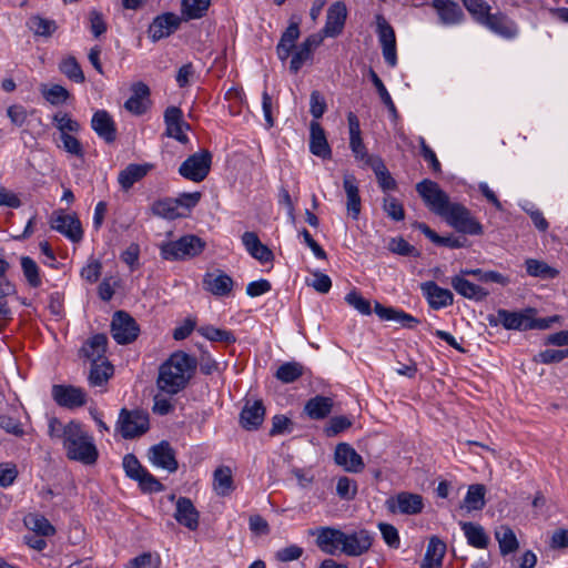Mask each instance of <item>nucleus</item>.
Listing matches in <instances>:
<instances>
[{"label":"nucleus","mask_w":568,"mask_h":568,"mask_svg":"<svg viewBox=\"0 0 568 568\" xmlns=\"http://www.w3.org/2000/svg\"><path fill=\"white\" fill-rule=\"evenodd\" d=\"M164 122L166 125V135L178 140L181 143L189 141L184 130H189L190 125L183 120V114L180 108L169 106L164 112Z\"/></svg>","instance_id":"nucleus-17"},{"label":"nucleus","mask_w":568,"mask_h":568,"mask_svg":"<svg viewBox=\"0 0 568 568\" xmlns=\"http://www.w3.org/2000/svg\"><path fill=\"white\" fill-rule=\"evenodd\" d=\"M234 282L227 274L217 271L206 273L203 277L204 288L216 296H226L233 290Z\"/></svg>","instance_id":"nucleus-25"},{"label":"nucleus","mask_w":568,"mask_h":568,"mask_svg":"<svg viewBox=\"0 0 568 568\" xmlns=\"http://www.w3.org/2000/svg\"><path fill=\"white\" fill-rule=\"evenodd\" d=\"M526 272L529 276L540 277L542 280L555 278L558 275V271L549 266L546 262L527 258L525 261Z\"/></svg>","instance_id":"nucleus-43"},{"label":"nucleus","mask_w":568,"mask_h":568,"mask_svg":"<svg viewBox=\"0 0 568 568\" xmlns=\"http://www.w3.org/2000/svg\"><path fill=\"white\" fill-rule=\"evenodd\" d=\"M334 459L337 465L349 473H359L365 467L362 456L347 443H339L336 446Z\"/></svg>","instance_id":"nucleus-18"},{"label":"nucleus","mask_w":568,"mask_h":568,"mask_svg":"<svg viewBox=\"0 0 568 568\" xmlns=\"http://www.w3.org/2000/svg\"><path fill=\"white\" fill-rule=\"evenodd\" d=\"M234 489L232 471L229 467H219L214 471V490L220 496H227Z\"/></svg>","instance_id":"nucleus-44"},{"label":"nucleus","mask_w":568,"mask_h":568,"mask_svg":"<svg viewBox=\"0 0 568 568\" xmlns=\"http://www.w3.org/2000/svg\"><path fill=\"white\" fill-rule=\"evenodd\" d=\"M62 142V149L70 155L79 159L84 158V149L82 143L72 134H64L60 136Z\"/></svg>","instance_id":"nucleus-59"},{"label":"nucleus","mask_w":568,"mask_h":568,"mask_svg":"<svg viewBox=\"0 0 568 568\" xmlns=\"http://www.w3.org/2000/svg\"><path fill=\"white\" fill-rule=\"evenodd\" d=\"M345 301L355 310H357L363 315H369L372 313L371 303L368 300L364 298L356 291H351L346 296Z\"/></svg>","instance_id":"nucleus-62"},{"label":"nucleus","mask_w":568,"mask_h":568,"mask_svg":"<svg viewBox=\"0 0 568 568\" xmlns=\"http://www.w3.org/2000/svg\"><path fill=\"white\" fill-rule=\"evenodd\" d=\"M481 26L506 39H513L518 34L516 22L501 12L489 13Z\"/></svg>","instance_id":"nucleus-21"},{"label":"nucleus","mask_w":568,"mask_h":568,"mask_svg":"<svg viewBox=\"0 0 568 568\" xmlns=\"http://www.w3.org/2000/svg\"><path fill=\"white\" fill-rule=\"evenodd\" d=\"M442 217L460 233L470 235L483 234V225L471 215L470 211L460 203L452 202Z\"/></svg>","instance_id":"nucleus-4"},{"label":"nucleus","mask_w":568,"mask_h":568,"mask_svg":"<svg viewBox=\"0 0 568 568\" xmlns=\"http://www.w3.org/2000/svg\"><path fill=\"white\" fill-rule=\"evenodd\" d=\"M450 285L463 297L476 302L484 301L489 294L487 290L475 283H471L463 275L453 276L450 280Z\"/></svg>","instance_id":"nucleus-32"},{"label":"nucleus","mask_w":568,"mask_h":568,"mask_svg":"<svg viewBox=\"0 0 568 568\" xmlns=\"http://www.w3.org/2000/svg\"><path fill=\"white\" fill-rule=\"evenodd\" d=\"M265 407L262 400L247 402L240 414V424L246 430H256L263 423Z\"/></svg>","instance_id":"nucleus-24"},{"label":"nucleus","mask_w":568,"mask_h":568,"mask_svg":"<svg viewBox=\"0 0 568 568\" xmlns=\"http://www.w3.org/2000/svg\"><path fill=\"white\" fill-rule=\"evenodd\" d=\"M333 408V399L329 397L317 395L308 399L305 404V413L312 419H324Z\"/></svg>","instance_id":"nucleus-36"},{"label":"nucleus","mask_w":568,"mask_h":568,"mask_svg":"<svg viewBox=\"0 0 568 568\" xmlns=\"http://www.w3.org/2000/svg\"><path fill=\"white\" fill-rule=\"evenodd\" d=\"M42 97L52 105L64 103L70 98V92L60 84L48 87L42 84L40 88Z\"/></svg>","instance_id":"nucleus-48"},{"label":"nucleus","mask_w":568,"mask_h":568,"mask_svg":"<svg viewBox=\"0 0 568 568\" xmlns=\"http://www.w3.org/2000/svg\"><path fill=\"white\" fill-rule=\"evenodd\" d=\"M134 480L139 481L143 491L156 493L164 489L163 485L146 469H144Z\"/></svg>","instance_id":"nucleus-61"},{"label":"nucleus","mask_w":568,"mask_h":568,"mask_svg":"<svg viewBox=\"0 0 568 568\" xmlns=\"http://www.w3.org/2000/svg\"><path fill=\"white\" fill-rule=\"evenodd\" d=\"M383 210L387 216L396 222L405 219V211L399 201L390 195L383 199Z\"/></svg>","instance_id":"nucleus-57"},{"label":"nucleus","mask_w":568,"mask_h":568,"mask_svg":"<svg viewBox=\"0 0 568 568\" xmlns=\"http://www.w3.org/2000/svg\"><path fill=\"white\" fill-rule=\"evenodd\" d=\"M432 7L436 10L440 23L445 26L460 23L464 19L462 8L452 0H433Z\"/></svg>","instance_id":"nucleus-26"},{"label":"nucleus","mask_w":568,"mask_h":568,"mask_svg":"<svg viewBox=\"0 0 568 568\" xmlns=\"http://www.w3.org/2000/svg\"><path fill=\"white\" fill-rule=\"evenodd\" d=\"M212 164V154L201 150L190 155L179 168V173L193 182H202L209 174Z\"/></svg>","instance_id":"nucleus-7"},{"label":"nucleus","mask_w":568,"mask_h":568,"mask_svg":"<svg viewBox=\"0 0 568 568\" xmlns=\"http://www.w3.org/2000/svg\"><path fill=\"white\" fill-rule=\"evenodd\" d=\"M535 314V310L528 308L524 312H510L507 310H498L497 318H489L491 325L501 324L506 329L527 331L532 326L530 324V315Z\"/></svg>","instance_id":"nucleus-11"},{"label":"nucleus","mask_w":568,"mask_h":568,"mask_svg":"<svg viewBox=\"0 0 568 568\" xmlns=\"http://www.w3.org/2000/svg\"><path fill=\"white\" fill-rule=\"evenodd\" d=\"M369 166L373 169L378 185L383 191H392L396 189V181L390 175L389 171L387 170L386 165L384 164L381 158L372 160Z\"/></svg>","instance_id":"nucleus-41"},{"label":"nucleus","mask_w":568,"mask_h":568,"mask_svg":"<svg viewBox=\"0 0 568 568\" xmlns=\"http://www.w3.org/2000/svg\"><path fill=\"white\" fill-rule=\"evenodd\" d=\"M460 525L470 546L479 549L488 546L489 537L480 525L474 523H462Z\"/></svg>","instance_id":"nucleus-37"},{"label":"nucleus","mask_w":568,"mask_h":568,"mask_svg":"<svg viewBox=\"0 0 568 568\" xmlns=\"http://www.w3.org/2000/svg\"><path fill=\"white\" fill-rule=\"evenodd\" d=\"M197 332L209 341L223 342L226 344L234 343L236 341L234 334L226 329H221L212 325L201 326Z\"/></svg>","instance_id":"nucleus-51"},{"label":"nucleus","mask_w":568,"mask_h":568,"mask_svg":"<svg viewBox=\"0 0 568 568\" xmlns=\"http://www.w3.org/2000/svg\"><path fill=\"white\" fill-rule=\"evenodd\" d=\"M113 375V366L108 359L91 363L89 383L91 386H102Z\"/></svg>","instance_id":"nucleus-38"},{"label":"nucleus","mask_w":568,"mask_h":568,"mask_svg":"<svg viewBox=\"0 0 568 568\" xmlns=\"http://www.w3.org/2000/svg\"><path fill=\"white\" fill-rule=\"evenodd\" d=\"M181 23L180 17L174 13H163L156 17L149 27V37L152 41H159L174 33Z\"/></svg>","instance_id":"nucleus-19"},{"label":"nucleus","mask_w":568,"mask_h":568,"mask_svg":"<svg viewBox=\"0 0 568 568\" xmlns=\"http://www.w3.org/2000/svg\"><path fill=\"white\" fill-rule=\"evenodd\" d=\"M311 139H310V151L312 154L322 158L331 159L332 150L327 143L325 132L321 124L316 121L311 122Z\"/></svg>","instance_id":"nucleus-33"},{"label":"nucleus","mask_w":568,"mask_h":568,"mask_svg":"<svg viewBox=\"0 0 568 568\" xmlns=\"http://www.w3.org/2000/svg\"><path fill=\"white\" fill-rule=\"evenodd\" d=\"M388 250L400 256H413L418 257L420 252L413 245H410L403 237H393L388 243Z\"/></svg>","instance_id":"nucleus-56"},{"label":"nucleus","mask_w":568,"mask_h":568,"mask_svg":"<svg viewBox=\"0 0 568 568\" xmlns=\"http://www.w3.org/2000/svg\"><path fill=\"white\" fill-rule=\"evenodd\" d=\"M386 505L388 510L392 513L417 515L423 511L424 500L418 494L402 491L394 498L388 499Z\"/></svg>","instance_id":"nucleus-12"},{"label":"nucleus","mask_w":568,"mask_h":568,"mask_svg":"<svg viewBox=\"0 0 568 568\" xmlns=\"http://www.w3.org/2000/svg\"><path fill=\"white\" fill-rule=\"evenodd\" d=\"M139 326L133 317L123 311L114 313L111 322V334L118 344L125 345L136 339Z\"/></svg>","instance_id":"nucleus-8"},{"label":"nucleus","mask_w":568,"mask_h":568,"mask_svg":"<svg viewBox=\"0 0 568 568\" xmlns=\"http://www.w3.org/2000/svg\"><path fill=\"white\" fill-rule=\"evenodd\" d=\"M161 558L158 554L143 552L129 562V568H160Z\"/></svg>","instance_id":"nucleus-58"},{"label":"nucleus","mask_w":568,"mask_h":568,"mask_svg":"<svg viewBox=\"0 0 568 568\" xmlns=\"http://www.w3.org/2000/svg\"><path fill=\"white\" fill-rule=\"evenodd\" d=\"M197 366L195 357L179 351L173 353L159 367L156 387L159 392L173 396L182 392L190 383Z\"/></svg>","instance_id":"nucleus-1"},{"label":"nucleus","mask_w":568,"mask_h":568,"mask_svg":"<svg viewBox=\"0 0 568 568\" xmlns=\"http://www.w3.org/2000/svg\"><path fill=\"white\" fill-rule=\"evenodd\" d=\"M174 518L180 525L195 530L199 527V511L194 507L191 499L180 497L176 501Z\"/></svg>","instance_id":"nucleus-28"},{"label":"nucleus","mask_w":568,"mask_h":568,"mask_svg":"<svg viewBox=\"0 0 568 568\" xmlns=\"http://www.w3.org/2000/svg\"><path fill=\"white\" fill-rule=\"evenodd\" d=\"M149 414L141 409L122 408L116 422V430L125 439L135 438L149 430Z\"/></svg>","instance_id":"nucleus-5"},{"label":"nucleus","mask_w":568,"mask_h":568,"mask_svg":"<svg viewBox=\"0 0 568 568\" xmlns=\"http://www.w3.org/2000/svg\"><path fill=\"white\" fill-rule=\"evenodd\" d=\"M54 126L59 130L60 136L64 134L78 133L81 129L80 123L72 119L70 114L65 112H57L52 116Z\"/></svg>","instance_id":"nucleus-47"},{"label":"nucleus","mask_w":568,"mask_h":568,"mask_svg":"<svg viewBox=\"0 0 568 568\" xmlns=\"http://www.w3.org/2000/svg\"><path fill=\"white\" fill-rule=\"evenodd\" d=\"M62 446L69 459L84 465L95 464L99 457L92 435L77 420H71V426L67 432V438Z\"/></svg>","instance_id":"nucleus-2"},{"label":"nucleus","mask_w":568,"mask_h":568,"mask_svg":"<svg viewBox=\"0 0 568 568\" xmlns=\"http://www.w3.org/2000/svg\"><path fill=\"white\" fill-rule=\"evenodd\" d=\"M466 508L470 510H481L485 506V486L481 484L470 485L464 498Z\"/></svg>","instance_id":"nucleus-45"},{"label":"nucleus","mask_w":568,"mask_h":568,"mask_svg":"<svg viewBox=\"0 0 568 568\" xmlns=\"http://www.w3.org/2000/svg\"><path fill=\"white\" fill-rule=\"evenodd\" d=\"M374 312L382 321H394L405 328H414L419 324V320L410 314L390 306H384L379 302H375Z\"/></svg>","instance_id":"nucleus-23"},{"label":"nucleus","mask_w":568,"mask_h":568,"mask_svg":"<svg viewBox=\"0 0 568 568\" xmlns=\"http://www.w3.org/2000/svg\"><path fill=\"white\" fill-rule=\"evenodd\" d=\"M102 264L99 260L89 258L88 263L81 268V277L90 284L95 283L101 275Z\"/></svg>","instance_id":"nucleus-60"},{"label":"nucleus","mask_w":568,"mask_h":568,"mask_svg":"<svg viewBox=\"0 0 568 568\" xmlns=\"http://www.w3.org/2000/svg\"><path fill=\"white\" fill-rule=\"evenodd\" d=\"M205 242L196 235H184L176 241L160 245L162 258L166 261L185 260L197 256L203 252Z\"/></svg>","instance_id":"nucleus-3"},{"label":"nucleus","mask_w":568,"mask_h":568,"mask_svg":"<svg viewBox=\"0 0 568 568\" xmlns=\"http://www.w3.org/2000/svg\"><path fill=\"white\" fill-rule=\"evenodd\" d=\"M149 458L154 466L161 467L169 473H174L179 468L175 453L168 442L163 440L152 446L149 450Z\"/></svg>","instance_id":"nucleus-16"},{"label":"nucleus","mask_w":568,"mask_h":568,"mask_svg":"<svg viewBox=\"0 0 568 568\" xmlns=\"http://www.w3.org/2000/svg\"><path fill=\"white\" fill-rule=\"evenodd\" d=\"M495 537L499 544L501 555H508L516 551L519 547L517 537L508 526H500L495 531Z\"/></svg>","instance_id":"nucleus-39"},{"label":"nucleus","mask_w":568,"mask_h":568,"mask_svg":"<svg viewBox=\"0 0 568 568\" xmlns=\"http://www.w3.org/2000/svg\"><path fill=\"white\" fill-rule=\"evenodd\" d=\"M305 367L298 362H286L282 364L276 373L275 377L284 384H291L303 376Z\"/></svg>","instance_id":"nucleus-42"},{"label":"nucleus","mask_w":568,"mask_h":568,"mask_svg":"<svg viewBox=\"0 0 568 568\" xmlns=\"http://www.w3.org/2000/svg\"><path fill=\"white\" fill-rule=\"evenodd\" d=\"M59 70L70 80L82 83L85 80L84 73L74 57L63 59L59 64Z\"/></svg>","instance_id":"nucleus-50"},{"label":"nucleus","mask_w":568,"mask_h":568,"mask_svg":"<svg viewBox=\"0 0 568 568\" xmlns=\"http://www.w3.org/2000/svg\"><path fill=\"white\" fill-rule=\"evenodd\" d=\"M467 11L474 17V19L483 24L485 18L490 13V6L484 0H462Z\"/></svg>","instance_id":"nucleus-54"},{"label":"nucleus","mask_w":568,"mask_h":568,"mask_svg":"<svg viewBox=\"0 0 568 568\" xmlns=\"http://www.w3.org/2000/svg\"><path fill=\"white\" fill-rule=\"evenodd\" d=\"M343 186L346 193V209L353 220H357L361 213V196L356 179L353 175H345Z\"/></svg>","instance_id":"nucleus-34"},{"label":"nucleus","mask_w":568,"mask_h":568,"mask_svg":"<svg viewBox=\"0 0 568 568\" xmlns=\"http://www.w3.org/2000/svg\"><path fill=\"white\" fill-rule=\"evenodd\" d=\"M52 397L59 406L70 409L87 404L85 392L72 385H53Z\"/></svg>","instance_id":"nucleus-13"},{"label":"nucleus","mask_w":568,"mask_h":568,"mask_svg":"<svg viewBox=\"0 0 568 568\" xmlns=\"http://www.w3.org/2000/svg\"><path fill=\"white\" fill-rule=\"evenodd\" d=\"M316 536L317 547L328 554L342 552L344 531L333 527H320L312 532Z\"/></svg>","instance_id":"nucleus-15"},{"label":"nucleus","mask_w":568,"mask_h":568,"mask_svg":"<svg viewBox=\"0 0 568 568\" xmlns=\"http://www.w3.org/2000/svg\"><path fill=\"white\" fill-rule=\"evenodd\" d=\"M373 544L369 531L361 529L351 534L344 532L342 554L349 557H358L367 552Z\"/></svg>","instance_id":"nucleus-14"},{"label":"nucleus","mask_w":568,"mask_h":568,"mask_svg":"<svg viewBox=\"0 0 568 568\" xmlns=\"http://www.w3.org/2000/svg\"><path fill=\"white\" fill-rule=\"evenodd\" d=\"M0 428L17 437H22L24 435L20 420L6 414H0Z\"/></svg>","instance_id":"nucleus-63"},{"label":"nucleus","mask_w":568,"mask_h":568,"mask_svg":"<svg viewBox=\"0 0 568 568\" xmlns=\"http://www.w3.org/2000/svg\"><path fill=\"white\" fill-rule=\"evenodd\" d=\"M151 211L154 215L169 220H173L180 215L175 200L170 199L155 201L151 206Z\"/></svg>","instance_id":"nucleus-53"},{"label":"nucleus","mask_w":568,"mask_h":568,"mask_svg":"<svg viewBox=\"0 0 568 568\" xmlns=\"http://www.w3.org/2000/svg\"><path fill=\"white\" fill-rule=\"evenodd\" d=\"M153 169V164H129L125 169L119 172L118 182L123 191H129L134 183L141 181Z\"/></svg>","instance_id":"nucleus-31"},{"label":"nucleus","mask_w":568,"mask_h":568,"mask_svg":"<svg viewBox=\"0 0 568 568\" xmlns=\"http://www.w3.org/2000/svg\"><path fill=\"white\" fill-rule=\"evenodd\" d=\"M376 24L383 57L386 63L393 68L397 64L395 31L382 14L376 17Z\"/></svg>","instance_id":"nucleus-10"},{"label":"nucleus","mask_w":568,"mask_h":568,"mask_svg":"<svg viewBox=\"0 0 568 568\" xmlns=\"http://www.w3.org/2000/svg\"><path fill=\"white\" fill-rule=\"evenodd\" d=\"M567 357H568V348H566V349L548 348V349L540 352L536 356L535 361L542 363V364H551V363H559Z\"/></svg>","instance_id":"nucleus-64"},{"label":"nucleus","mask_w":568,"mask_h":568,"mask_svg":"<svg viewBox=\"0 0 568 568\" xmlns=\"http://www.w3.org/2000/svg\"><path fill=\"white\" fill-rule=\"evenodd\" d=\"M106 346L108 337L104 334H95L82 345L80 348V356L91 363L106 359Z\"/></svg>","instance_id":"nucleus-30"},{"label":"nucleus","mask_w":568,"mask_h":568,"mask_svg":"<svg viewBox=\"0 0 568 568\" xmlns=\"http://www.w3.org/2000/svg\"><path fill=\"white\" fill-rule=\"evenodd\" d=\"M50 225L73 243H79L83 239L82 225L75 214H67L63 211L54 212L50 219Z\"/></svg>","instance_id":"nucleus-9"},{"label":"nucleus","mask_w":568,"mask_h":568,"mask_svg":"<svg viewBox=\"0 0 568 568\" xmlns=\"http://www.w3.org/2000/svg\"><path fill=\"white\" fill-rule=\"evenodd\" d=\"M416 191L428 209L439 216L445 214L452 203L449 196L432 180L425 179L417 183Z\"/></svg>","instance_id":"nucleus-6"},{"label":"nucleus","mask_w":568,"mask_h":568,"mask_svg":"<svg viewBox=\"0 0 568 568\" xmlns=\"http://www.w3.org/2000/svg\"><path fill=\"white\" fill-rule=\"evenodd\" d=\"M446 545L437 537H432L427 545L424 557L423 568H432L434 565H440L445 555Z\"/></svg>","instance_id":"nucleus-40"},{"label":"nucleus","mask_w":568,"mask_h":568,"mask_svg":"<svg viewBox=\"0 0 568 568\" xmlns=\"http://www.w3.org/2000/svg\"><path fill=\"white\" fill-rule=\"evenodd\" d=\"M21 267L29 285L31 287H39L41 285V278L37 263L29 256H22Z\"/></svg>","instance_id":"nucleus-55"},{"label":"nucleus","mask_w":568,"mask_h":568,"mask_svg":"<svg viewBox=\"0 0 568 568\" xmlns=\"http://www.w3.org/2000/svg\"><path fill=\"white\" fill-rule=\"evenodd\" d=\"M210 7V0H182L181 11L186 20L202 18Z\"/></svg>","instance_id":"nucleus-46"},{"label":"nucleus","mask_w":568,"mask_h":568,"mask_svg":"<svg viewBox=\"0 0 568 568\" xmlns=\"http://www.w3.org/2000/svg\"><path fill=\"white\" fill-rule=\"evenodd\" d=\"M26 525L40 536H52L55 532L50 521L41 515H30L26 518Z\"/></svg>","instance_id":"nucleus-52"},{"label":"nucleus","mask_w":568,"mask_h":568,"mask_svg":"<svg viewBox=\"0 0 568 568\" xmlns=\"http://www.w3.org/2000/svg\"><path fill=\"white\" fill-rule=\"evenodd\" d=\"M420 290L433 310H440L454 303L453 293L433 281L422 283Z\"/></svg>","instance_id":"nucleus-20"},{"label":"nucleus","mask_w":568,"mask_h":568,"mask_svg":"<svg viewBox=\"0 0 568 568\" xmlns=\"http://www.w3.org/2000/svg\"><path fill=\"white\" fill-rule=\"evenodd\" d=\"M414 226L417 227L427 239H429L436 245L446 246L449 248H459L466 246L467 244L466 237H458L454 235L440 236L425 223L416 222Z\"/></svg>","instance_id":"nucleus-35"},{"label":"nucleus","mask_w":568,"mask_h":568,"mask_svg":"<svg viewBox=\"0 0 568 568\" xmlns=\"http://www.w3.org/2000/svg\"><path fill=\"white\" fill-rule=\"evenodd\" d=\"M29 29L40 37H50L57 30L54 20L45 19L40 16H33L28 21Z\"/></svg>","instance_id":"nucleus-49"},{"label":"nucleus","mask_w":568,"mask_h":568,"mask_svg":"<svg viewBox=\"0 0 568 568\" xmlns=\"http://www.w3.org/2000/svg\"><path fill=\"white\" fill-rule=\"evenodd\" d=\"M91 128L105 143H113L116 140L115 123L105 110H98L93 113Z\"/></svg>","instance_id":"nucleus-22"},{"label":"nucleus","mask_w":568,"mask_h":568,"mask_svg":"<svg viewBox=\"0 0 568 568\" xmlns=\"http://www.w3.org/2000/svg\"><path fill=\"white\" fill-rule=\"evenodd\" d=\"M132 95L125 101L124 108L135 115L145 113L150 97V89L143 82L133 83L131 87Z\"/></svg>","instance_id":"nucleus-27"},{"label":"nucleus","mask_w":568,"mask_h":568,"mask_svg":"<svg viewBox=\"0 0 568 568\" xmlns=\"http://www.w3.org/2000/svg\"><path fill=\"white\" fill-rule=\"evenodd\" d=\"M346 7L342 2H335L327 11L326 23L323 28L325 37H336L344 28L346 20Z\"/></svg>","instance_id":"nucleus-29"}]
</instances>
